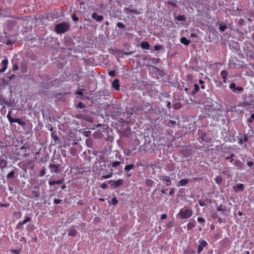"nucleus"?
<instances>
[{"label": "nucleus", "instance_id": "nucleus-1", "mask_svg": "<svg viewBox=\"0 0 254 254\" xmlns=\"http://www.w3.org/2000/svg\"><path fill=\"white\" fill-rule=\"evenodd\" d=\"M70 25L67 22H63L57 24L55 30L58 34L64 33L69 30Z\"/></svg>", "mask_w": 254, "mask_h": 254}, {"label": "nucleus", "instance_id": "nucleus-2", "mask_svg": "<svg viewBox=\"0 0 254 254\" xmlns=\"http://www.w3.org/2000/svg\"><path fill=\"white\" fill-rule=\"evenodd\" d=\"M192 215V211L191 208H187L185 210L181 209L178 216H179L181 219H187L190 218Z\"/></svg>", "mask_w": 254, "mask_h": 254}, {"label": "nucleus", "instance_id": "nucleus-3", "mask_svg": "<svg viewBox=\"0 0 254 254\" xmlns=\"http://www.w3.org/2000/svg\"><path fill=\"white\" fill-rule=\"evenodd\" d=\"M11 113H12L11 111H8V114L6 116V117H7L8 121L9 122V123L10 124H12L14 123H17L18 124V125H19L22 127H24L25 125V123L24 121H22L19 118H15V119L13 118L11 116Z\"/></svg>", "mask_w": 254, "mask_h": 254}, {"label": "nucleus", "instance_id": "nucleus-4", "mask_svg": "<svg viewBox=\"0 0 254 254\" xmlns=\"http://www.w3.org/2000/svg\"><path fill=\"white\" fill-rule=\"evenodd\" d=\"M108 184H110L111 186L113 188H116L122 186L124 184V180L121 179H120L116 181L109 180L108 181Z\"/></svg>", "mask_w": 254, "mask_h": 254}, {"label": "nucleus", "instance_id": "nucleus-5", "mask_svg": "<svg viewBox=\"0 0 254 254\" xmlns=\"http://www.w3.org/2000/svg\"><path fill=\"white\" fill-rule=\"evenodd\" d=\"M32 193L33 194L32 198L38 199L40 195L39 186H35L32 188Z\"/></svg>", "mask_w": 254, "mask_h": 254}, {"label": "nucleus", "instance_id": "nucleus-6", "mask_svg": "<svg viewBox=\"0 0 254 254\" xmlns=\"http://www.w3.org/2000/svg\"><path fill=\"white\" fill-rule=\"evenodd\" d=\"M7 161L6 157L3 155L0 156V169H3L7 167Z\"/></svg>", "mask_w": 254, "mask_h": 254}, {"label": "nucleus", "instance_id": "nucleus-7", "mask_svg": "<svg viewBox=\"0 0 254 254\" xmlns=\"http://www.w3.org/2000/svg\"><path fill=\"white\" fill-rule=\"evenodd\" d=\"M159 178L163 183L165 184L167 186H169L171 185L172 182L169 177L160 176H159Z\"/></svg>", "mask_w": 254, "mask_h": 254}, {"label": "nucleus", "instance_id": "nucleus-8", "mask_svg": "<svg viewBox=\"0 0 254 254\" xmlns=\"http://www.w3.org/2000/svg\"><path fill=\"white\" fill-rule=\"evenodd\" d=\"M208 245L207 243L204 240H201L199 242V245L197 249V253H200L203 250V248Z\"/></svg>", "mask_w": 254, "mask_h": 254}, {"label": "nucleus", "instance_id": "nucleus-9", "mask_svg": "<svg viewBox=\"0 0 254 254\" xmlns=\"http://www.w3.org/2000/svg\"><path fill=\"white\" fill-rule=\"evenodd\" d=\"M8 62L7 59H4L1 61V65L2 66L1 68H0V73L4 72L7 67Z\"/></svg>", "mask_w": 254, "mask_h": 254}, {"label": "nucleus", "instance_id": "nucleus-10", "mask_svg": "<svg viewBox=\"0 0 254 254\" xmlns=\"http://www.w3.org/2000/svg\"><path fill=\"white\" fill-rule=\"evenodd\" d=\"M201 134L202 136L199 137V139L202 141H204L207 143H209L211 141V138L206 133H203L201 131Z\"/></svg>", "mask_w": 254, "mask_h": 254}, {"label": "nucleus", "instance_id": "nucleus-11", "mask_svg": "<svg viewBox=\"0 0 254 254\" xmlns=\"http://www.w3.org/2000/svg\"><path fill=\"white\" fill-rule=\"evenodd\" d=\"M112 87L116 90H120V80L118 79H115L112 83Z\"/></svg>", "mask_w": 254, "mask_h": 254}, {"label": "nucleus", "instance_id": "nucleus-12", "mask_svg": "<svg viewBox=\"0 0 254 254\" xmlns=\"http://www.w3.org/2000/svg\"><path fill=\"white\" fill-rule=\"evenodd\" d=\"M196 226V222L193 219L190 220L189 222L187 224V230H191Z\"/></svg>", "mask_w": 254, "mask_h": 254}, {"label": "nucleus", "instance_id": "nucleus-13", "mask_svg": "<svg viewBox=\"0 0 254 254\" xmlns=\"http://www.w3.org/2000/svg\"><path fill=\"white\" fill-rule=\"evenodd\" d=\"M91 17L93 19L96 20L97 22L101 21L103 19V16L101 15H98V14L96 12H93Z\"/></svg>", "mask_w": 254, "mask_h": 254}, {"label": "nucleus", "instance_id": "nucleus-14", "mask_svg": "<svg viewBox=\"0 0 254 254\" xmlns=\"http://www.w3.org/2000/svg\"><path fill=\"white\" fill-rule=\"evenodd\" d=\"M49 168L51 169V173H57L59 171V166L56 165L54 164H50L49 165Z\"/></svg>", "mask_w": 254, "mask_h": 254}, {"label": "nucleus", "instance_id": "nucleus-15", "mask_svg": "<svg viewBox=\"0 0 254 254\" xmlns=\"http://www.w3.org/2000/svg\"><path fill=\"white\" fill-rule=\"evenodd\" d=\"M238 138L240 145H242L243 142H247L248 140V137L247 135H244L243 137L241 134H240V135L238 136Z\"/></svg>", "mask_w": 254, "mask_h": 254}, {"label": "nucleus", "instance_id": "nucleus-16", "mask_svg": "<svg viewBox=\"0 0 254 254\" xmlns=\"http://www.w3.org/2000/svg\"><path fill=\"white\" fill-rule=\"evenodd\" d=\"M50 130L52 131L51 136H52V137L54 141V144H56L57 141L59 140V138L57 136V132L53 131V129L52 128H51L50 129Z\"/></svg>", "mask_w": 254, "mask_h": 254}, {"label": "nucleus", "instance_id": "nucleus-17", "mask_svg": "<svg viewBox=\"0 0 254 254\" xmlns=\"http://www.w3.org/2000/svg\"><path fill=\"white\" fill-rule=\"evenodd\" d=\"M244 185L242 184H239L234 186L233 189L235 191L237 192L239 191H243L244 190Z\"/></svg>", "mask_w": 254, "mask_h": 254}, {"label": "nucleus", "instance_id": "nucleus-18", "mask_svg": "<svg viewBox=\"0 0 254 254\" xmlns=\"http://www.w3.org/2000/svg\"><path fill=\"white\" fill-rule=\"evenodd\" d=\"M64 182V179H59L57 181H51L49 182V184L50 186H53L54 185H60L63 183Z\"/></svg>", "mask_w": 254, "mask_h": 254}, {"label": "nucleus", "instance_id": "nucleus-19", "mask_svg": "<svg viewBox=\"0 0 254 254\" xmlns=\"http://www.w3.org/2000/svg\"><path fill=\"white\" fill-rule=\"evenodd\" d=\"M216 208L217 211H222L224 215L225 214V212L227 211V207L222 204L217 206Z\"/></svg>", "mask_w": 254, "mask_h": 254}, {"label": "nucleus", "instance_id": "nucleus-20", "mask_svg": "<svg viewBox=\"0 0 254 254\" xmlns=\"http://www.w3.org/2000/svg\"><path fill=\"white\" fill-rule=\"evenodd\" d=\"M188 179H184L181 180L178 183L179 186H186L189 183Z\"/></svg>", "mask_w": 254, "mask_h": 254}, {"label": "nucleus", "instance_id": "nucleus-21", "mask_svg": "<svg viewBox=\"0 0 254 254\" xmlns=\"http://www.w3.org/2000/svg\"><path fill=\"white\" fill-rule=\"evenodd\" d=\"M180 42L182 44H183L184 45H186V46L189 45L190 43V41L189 40H188L187 39V38H186L185 37H182L181 38Z\"/></svg>", "mask_w": 254, "mask_h": 254}, {"label": "nucleus", "instance_id": "nucleus-22", "mask_svg": "<svg viewBox=\"0 0 254 254\" xmlns=\"http://www.w3.org/2000/svg\"><path fill=\"white\" fill-rule=\"evenodd\" d=\"M220 74L222 76V78L224 79L223 82L226 83L227 76V74H228L227 71H226L225 70H222L221 71Z\"/></svg>", "mask_w": 254, "mask_h": 254}, {"label": "nucleus", "instance_id": "nucleus-23", "mask_svg": "<svg viewBox=\"0 0 254 254\" xmlns=\"http://www.w3.org/2000/svg\"><path fill=\"white\" fill-rule=\"evenodd\" d=\"M141 47L142 49L148 50L150 48V45L147 42H142L141 43Z\"/></svg>", "mask_w": 254, "mask_h": 254}, {"label": "nucleus", "instance_id": "nucleus-24", "mask_svg": "<svg viewBox=\"0 0 254 254\" xmlns=\"http://www.w3.org/2000/svg\"><path fill=\"white\" fill-rule=\"evenodd\" d=\"M77 233L78 232L76 229H72L69 231V232L68 233V236L74 237V236H76Z\"/></svg>", "mask_w": 254, "mask_h": 254}, {"label": "nucleus", "instance_id": "nucleus-25", "mask_svg": "<svg viewBox=\"0 0 254 254\" xmlns=\"http://www.w3.org/2000/svg\"><path fill=\"white\" fill-rule=\"evenodd\" d=\"M199 90V86L196 84H194V89L191 92V95H194V94H195L196 93V92H197Z\"/></svg>", "mask_w": 254, "mask_h": 254}, {"label": "nucleus", "instance_id": "nucleus-26", "mask_svg": "<svg viewBox=\"0 0 254 254\" xmlns=\"http://www.w3.org/2000/svg\"><path fill=\"white\" fill-rule=\"evenodd\" d=\"M15 172L14 171H10L7 175L6 178L7 179H10L14 178Z\"/></svg>", "mask_w": 254, "mask_h": 254}, {"label": "nucleus", "instance_id": "nucleus-27", "mask_svg": "<svg viewBox=\"0 0 254 254\" xmlns=\"http://www.w3.org/2000/svg\"><path fill=\"white\" fill-rule=\"evenodd\" d=\"M121 164V162L120 161H116L110 163L111 166L113 168H116Z\"/></svg>", "mask_w": 254, "mask_h": 254}, {"label": "nucleus", "instance_id": "nucleus-28", "mask_svg": "<svg viewBox=\"0 0 254 254\" xmlns=\"http://www.w3.org/2000/svg\"><path fill=\"white\" fill-rule=\"evenodd\" d=\"M154 184V182L151 179H147L145 181V185L147 187H152Z\"/></svg>", "mask_w": 254, "mask_h": 254}, {"label": "nucleus", "instance_id": "nucleus-29", "mask_svg": "<svg viewBox=\"0 0 254 254\" xmlns=\"http://www.w3.org/2000/svg\"><path fill=\"white\" fill-rule=\"evenodd\" d=\"M186 17L185 15H180L176 17V19L178 21H185Z\"/></svg>", "mask_w": 254, "mask_h": 254}, {"label": "nucleus", "instance_id": "nucleus-30", "mask_svg": "<svg viewBox=\"0 0 254 254\" xmlns=\"http://www.w3.org/2000/svg\"><path fill=\"white\" fill-rule=\"evenodd\" d=\"M134 168V165L132 164L126 165L125 167V171H128L131 169H132Z\"/></svg>", "mask_w": 254, "mask_h": 254}, {"label": "nucleus", "instance_id": "nucleus-31", "mask_svg": "<svg viewBox=\"0 0 254 254\" xmlns=\"http://www.w3.org/2000/svg\"><path fill=\"white\" fill-rule=\"evenodd\" d=\"M182 107V104L180 102L176 103L174 104L173 108L174 109L178 110L181 109Z\"/></svg>", "mask_w": 254, "mask_h": 254}, {"label": "nucleus", "instance_id": "nucleus-32", "mask_svg": "<svg viewBox=\"0 0 254 254\" xmlns=\"http://www.w3.org/2000/svg\"><path fill=\"white\" fill-rule=\"evenodd\" d=\"M215 181L217 184H220L222 182V178L220 176H216Z\"/></svg>", "mask_w": 254, "mask_h": 254}, {"label": "nucleus", "instance_id": "nucleus-33", "mask_svg": "<svg viewBox=\"0 0 254 254\" xmlns=\"http://www.w3.org/2000/svg\"><path fill=\"white\" fill-rule=\"evenodd\" d=\"M76 117L77 119H81L86 121L88 120L87 117L82 114H78L76 115Z\"/></svg>", "mask_w": 254, "mask_h": 254}, {"label": "nucleus", "instance_id": "nucleus-34", "mask_svg": "<svg viewBox=\"0 0 254 254\" xmlns=\"http://www.w3.org/2000/svg\"><path fill=\"white\" fill-rule=\"evenodd\" d=\"M233 163L235 166L237 167H241L242 162L239 160H236L234 161V162L232 163Z\"/></svg>", "mask_w": 254, "mask_h": 254}, {"label": "nucleus", "instance_id": "nucleus-35", "mask_svg": "<svg viewBox=\"0 0 254 254\" xmlns=\"http://www.w3.org/2000/svg\"><path fill=\"white\" fill-rule=\"evenodd\" d=\"M111 201L112 202V204L114 205H117V203H118V200L115 197H113L111 201H109V203L110 204Z\"/></svg>", "mask_w": 254, "mask_h": 254}, {"label": "nucleus", "instance_id": "nucleus-36", "mask_svg": "<svg viewBox=\"0 0 254 254\" xmlns=\"http://www.w3.org/2000/svg\"><path fill=\"white\" fill-rule=\"evenodd\" d=\"M236 84L235 83H232L229 85V88L232 90L233 92H235V89L236 88Z\"/></svg>", "mask_w": 254, "mask_h": 254}, {"label": "nucleus", "instance_id": "nucleus-37", "mask_svg": "<svg viewBox=\"0 0 254 254\" xmlns=\"http://www.w3.org/2000/svg\"><path fill=\"white\" fill-rule=\"evenodd\" d=\"M236 84L235 83H232L229 85V88L232 90L233 92H235V89L236 88Z\"/></svg>", "mask_w": 254, "mask_h": 254}, {"label": "nucleus", "instance_id": "nucleus-38", "mask_svg": "<svg viewBox=\"0 0 254 254\" xmlns=\"http://www.w3.org/2000/svg\"><path fill=\"white\" fill-rule=\"evenodd\" d=\"M234 156V154L232 153V154H231L230 156L226 157L225 160H228L230 159V162L232 163L233 161H234V160L233 159Z\"/></svg>", "mask_w": 254, "mask_h": 254}, {"label": "nucleus", "instance_id": "nucleus-39", "mask_svg": "<svg viewBox=\"0 0 254 254\" xmlns=\"http://www.w3.org/2000/svg\"><path fill=\"white\" fill-rule=\"evenodd\" d=\"M112 173L111 172L110 173H109L107 175H102V178L103 179H108V178H111L112 176Z\"/></svg>", "mask_w": 254, "mask_h": 254}, {"label": "nucleus", "instance_id": "nucleus-40", "mask_svg": "<svg viewBox=\"0 0 254 254\" xmlns=\"http://www.w3.org/2000/svg\"><path fill=\"white\" fill-rule=\"evenodd\" d=\"M227 28V26L226 24L223 25H221L219 27V29L221 32H224L225 30Z\"/></svg>", "mask_w": 254, "mask_h": 254}, {"label": "nucleus", "instance_id": "nucleus-41", "mask_svg": "<svg viewBox=\"0 0 254 254\" xmlns=\"http://www.w3.org/2000/svg\"><path fill=\"white\" fill-rule=\"evenodd\" d=\"M77 108L81 109L85 108V105L82 102H80L78 103L77 105Z\"/></svg>", "mask_w": 254, "mask_h": 254}, {"label": "nucleus", "instance_id": "nucleus-42", "mask_svg": "<svg viewBox=\"0 0 254 254\" xmlns=\"http://www.w3.org/2000/svg\"><path fill=\"white\" fill-rule=\"evenodd\" d=\"M31 220V218L30 217L27 216L22 222V223L24 225L25 224H26V223L30 221Z\"/></svg>", "mask_w": 254, "mask_h": 254}, {"label": "nucleus", "instance_id": "nucleus-43", "mask_svg": "<svg viewBox=\"0 0 254 254\" xmlns=\"http://www.w3.org/2000/svg\"><path fill=\"white\" fill-rule=\"evenodd\" d=\"M117 26L119 27V28H122V29H124L125 28V25L121 22H119L117 23Z\"/></svg>", "mask_w": 254, "mask_h": 254}, {"label": "nucleus", "instance_id": "nucleus-44", "mask_svg": "<svg viewBox=\"0 0 254 254\" xmlns=\"http://www.w3.org/2000/svg\"><path fill=\"white\" fill-rule=\"evenodd\" d=\"M24 224L22 223V221H19L18 224H17L16 225V228L17 229H22V226Z\"/></svg>", "mask_w": 254, "mask_h": 254}, {"label": "nucleus", "instance_id": "nucleus-45", "mask_svg": "<svg viewBox=\"0 0 254 254\" xmlns=\"http://www.w3.org/2000/svg\"><path fill=\"white\" fill-rule=\"evenodd\" d=\"M124 12L127 14L131 13V9L129 8V7H125L124 8Z\"/></svg>", "mask_w": 254, "mask_h": 254}, {"label": "nucleus", "instance_id": "nucleus-46", "mask_svg": "<svg viewBox=\"0 0 254 254\" xmlns=\"http://www.w3.org/2000/svg\"><path fill=\"white\" fill-rule=\"evenodd\" d=\"M45 174H46L45 169L43 168L42 170H41L40 171L39 176L42 177V176H44L45 175Z\"/></svg>", "mask_w": 254, "mask_h": 254}, {"label": "nucleus", "instance_id": "nucleus-47", "mask_svg": "<svg viewBox=\"0 0 254 254\" xmlns=\"http://www.w3.org/2000/svg\"><path fill=\"white\" fill-rule=\"evenodd\" d=\"M244 90V88L243 87H241V86H238L236 87V88L235 89V92H236V91H239V92H242Z\"/></svg>", "mask_w": 254, "mask_h": 254}, {"label": "nucleus", "instance_id": "nucleus-48", "mask_svg": "<svg viewBox=\"0 0 254 254\" xmlns=\"http://www.w3.org/2000/svg\"><path fill=\"white\" fill-rule=\"evenodd\" d=\"M162 48V46L161 45H155L154 46V49L155 51L159 50Z\"/></svg>", "mask_w": 254, "mask_h": 254}, {"label": "nucleus", "instance_id": "nucleus-49", "mask_svg": "<svg viewBox=\"0 0 254 254\" xmlns=\"http://www.w3.org/2000/svg\"><path fill=\"white\" fill-rule=\"evenodd\" d=\"M167 3L169 5H170L173 6V7H177V5L175 3H174V2H173L171 1H168Z\"/></svg>", "mask_w": 254, "mask_h": 254}, {"label": "nucleus", "instance_id": "nucleus-50", "mask_svg": "<svg viewBox=\"0 0 254 254\" xmlns=\"http://www.w3.org/2000/svg\"><path fill=\"white\" fill-rule=\"evenodd\" d=\"M197 221L200 223H204L205 222V219L202 217H198L197 218Z\"/></svg>", "mask_w": 254, "mask_h": 254}, {"label": "nucleus", "instance_id": "nucleus-51", "mask_svg": "<svg viewBox=\"0 0 254 254\" xmlns=\"http://www.w3.org/2000/svg\"><path fill=\"white\" fill-rule=\"evenodd\" d=\"M62 201V200H61V199H58L55 198L54 200V203L55 204H59L60 203H61V202Z\"/></svg>", "mask_w": 254, "mask_h": 254}, {"label": "nucleus", "instance_id": "nucleus-52", "mask_svg": "<svg viewBox=\"0 0 254 254\" xmlns=\"http://www.w3.org/2000/svg\"><path fill=\"white\" fill-rule=\"evenodd\" d=\"M198 203L200 206H206V204L204 201L200 200L198 201Z\"/></svg>", "mask_w": 254, "mask_h": 254}, {"label": "nucleus", "instance_id": "nucleus-53", "mask_svg": "<svg viewBox=\"0 0 254 254\" xmlns=\"http://www.w3.org/2000/svg\"><path fill=\"white\" fill-rule=\"evenodd\" d=\"M72 19L74 21H77L78 20V18L75 15V14L72 15Z\"/></svg>", "mask_w": 254, "mask_h": 254}, {"label": "nucleus", "instance_id": "nucleus-54", "mask_svg": "<svg viewBox=\"0 0 254 254\" xmlns=\"http://www.w3.org/2000/svg\"><path fill=\"white\" fill-rule=\"evenodd\" d=\"M85 204L84 202L82 200H79L77 202V204L78 205H83Z\"/></svg>", "mask_w": 254, "mask_h": 254}, {"label": "nucleus", "instance_id": "nucleus-55", "mask_svg": "<svg viewBox=\"0 0 254 254\" xmlns=\"http://www.w3.org/2000/svg\"><path fill=\"white\" fill-rule=\"evenodd\" d=\"M101 188L103 189H106L108 188L107 185L105 183H103L101 185Z\"/></svg>", "mask_w": 254, "mask_h": 254}, {"label": "nucleus", "instance_id": "nucleus-56", "mask_svg": "<svg viewBox=\"0 0 254 254\" xmlns=\"http://www.w3.org/2000/svg\"><path fill=\"white\" fill-rule=\"evenodd\" d=\"M109 75L112 76H114L115 75V72L114 70H111L109 72Z\"/></svg>", "mask_w": 254, "mask_h": 254}, {"label": "nucleus", "instance_id": "nucleus-57", "mask_svg": "<svg viewBox=\"0 0 254 254\" xmlns=\"http://www.w3.org/2000/svg\"><path fill=\"white\" fill-rule=\"evenodd\" d=\"M131 13H133L136 15L139 14V12L136 9H131Z\"/></svg>", "mask_w": 254, "mask_h": 254}, {"label": "nucleus", "instance_id": "nucleus-58", "mask_svg": "<svg viewBox=\"0 0 254 254\" xmlns=\"http://www.w3.org/2000/svg\"><path fill=\"white\" fill-rule=\"evenodd\" d=\"M167 215L166 214H163L161 215V219L164 220L167 218Z\"/></svg>", "mask_w": 254, "mask_h": 254}, {"label": "nucleus", "instance_id": "nucleus-59", "mask_svg": "<svg viewBox=\"0 0 254 254\" xmlns=\"http://www.w3.org/2000/svg\"><path fill=\"white\" fill-rule=\"evenodd\" d=\"M175 192V189L174 188H171L170 190V192H169V194L170 195H172Z\"/></svg>", "mask_w": 254, "mask_h": 254}, {"label": "nucleus", "instance_id": "nucleus-60", "mask_svg": "<svg viewBox=\"0 0 254 254\" xmlns=\"http://www.w3.org/2000/svg\"><path fill=\"white\" fill-rule=\"evenodd\" d=\"M247 165L251 167L254 165V163L252 161H249L247 163Z\"/></svg>", "mask_w": 254, "mask_h": 254}, {"label": "nucleus", "instance_id": "nucleus-61", "mask_svg": "<svg viewBox=\"0 0 254 254\" xmlns=\"http://www.w3.org/2000/svg\"><path fill=\"white\" fill-rule=\"evenodd\" d=\"M76 93L79 95H83V92L81 90H77Z\"/></svg>", "mask_w": 254, "mask_h": 254}, {"label": "nucleus", "instance_id": "nucleus-62", "mask_svg": "<svg viewBox=\"0 0 254 254\" xmlns=\"http://www.w3.org/2000/svg\"><path fill=\"white\" fill-rule=\"evenodd\" d=\"M167 107L168 109H170L171 108V103L170 101H168L167 103Z\"/></svg>", "mask_w": 254, "mask_h": 254}, {"label": "nucleus", "instance_id": "nucleus-63", "mask_svg": "<svg viewBox=\"0 0 254 254\" xmlns=\"http://www.w3.org/2000/svg\"><path fill=\"white\" fill-rule=\"evenodd\" d=\"M217 219H218V220H218V222L220 224L223 222V219H222L221 218H220V217H218Z\"/></svg>", "mask_w": 254, "mask_h": 254}, {"label": "nucleus", "instance_id": "nucleus-64", "mask_svg": "<svg viewBox=\"0 0 254 254\" xmlns=\"http://www.w3.org/2000/svg\"><path fill=\"white\" fill-rule=\"evenodd\" d=\"M215 239H219V234H216L214 236Z\"/></svg>", "mask_w": 254, "mask_h": 254}]
</instances>
